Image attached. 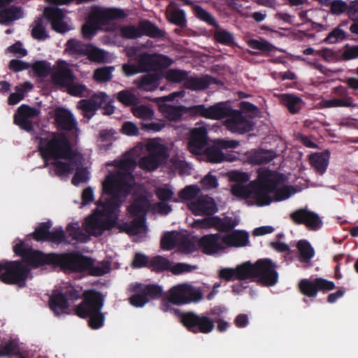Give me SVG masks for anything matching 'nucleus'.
<instances>
[{"label":"nucleus","instance_id":"1","mask_svg":"<svg viewBox=\"0 0 358 358\" xmlns=\"http://www.w3.org/2000/svg\"><path fill=\"white\" fill-rule=\"evenodd\" d=\"M286 180L287 177L283 173L268 169H259L257 179L250 183L255 204L265 206L289 198L295 193L294 188L292 186L280 187Z\"/></svg>","mask_w":358,"mask_h":358},{"label":"nucleus","instance_id":"2","mask_svg":"<svg viewBox=\"0 0 358 358\" xmlns=\"http://www.w3.org/2000/svg\"><path fill=\"white\" fill-rule=\"evenodd\" d=\"M105 201L99 200L93 213L85 220V231L90 235L99 236L103 231L110 230L117 225V215L115 211L123 200L117 196L110 195Z\"/></svg>","mask_w":358,"mask_h":358},{"label":"nucleus","instance_id":"3","mask_svg":"<svg viewBox=\"0 0 358 358\" xmlns=\"http://www.w3.org/2000/svg\"><path fill=\"white\" fill-rule=\"evenodd\" d=\"M36 140L38 142V150L45 162L49 159L78 161V152L73 149L70 141L64 133L52 132L45 137L36 136Z\"/></svg>","mask_w":358,"mask_h":358},{"label":"nucleus","instance_id":"4","mask_svg":"<svg viewBox=\"0 0 358 358\" xmlns=\"http://www.w3.org/2000/svg\"><path fill=\"white\" fill-rule=\"evenodd\" d=\"M136 164L134 159L131 157L120 160L117 164L119 171L114 175L107 176L103 183L104 193L124 200L132 189L134 180L132 171Z\"/></svg>","mask_w":358,"mask_h":358},{"label":"nucleus","instance_id":"5","mask_svg":"<svg viewBox=\"0 0 358 358\" xmlns=\"http://www.w3.org/2000/svg\"><path fill=\"white\" fill-rule=\"evenodd\" d=\"M105 301L104 295L95 289L83 292L82 301L75 308V313L83 319L88 318V325L92 329L103 326L105 315L101 312Z\"/></svg>","mask_w":358,"mask_h":358},{"label":"nucleus","instance_id":"6","mask_svg":"<svg viewBox=\"0 0 358 358\" xmlns=\"http://www.w3.org/2000/svg\"><path fill=\"white\" fill-rule=\"evenodd\" d=\"M126 17L124 10L119 8H97L83 25V36L85 39H91L102 26L108 24L110 21L124 19Z\"/></svg>","mask_w":358,"mask_h":358},{"label":"nucleus","instance_id":"7","mask_svg":"<svg viewBox=\"0 0 358 358\" xmlns=\"http://www.w3.org/2000/svg\"><path fill=\"white\" fill-rule=\"evenodd\" d=\"M247 279H256L262 285L271 287L278 280L276 265L270 259H259L255 264L245 262Z\"/></svg>","mask_w":358,"mask_h":358},{"label":"nucleus","instance_id":"8","mask_svg":"<svg viewBox=\"0 0 358 358\" xmlns=\"http://www.w3.org/2000/svg\"><path fill=\"white\" fill-rule=\"evenodd\" d=\"M29 273L28 266L20 260L0 261V280L4 284L24 287Z\"/></svg>","mask_w":358,"mask_h":358},{"label":"nucleus","instance_id":"9","mask_svg":"<svg viewBox=\"0 0 358 358\" xmlns=\"http://www.w3.org/2000/svg\"><path fill=\"white\" fill-rule=\"evenodd\" d=\"M90 257L76 250L55 252L53 267H58L66 273H83L90 265Z\"/></svg>","mask_w":358,"mask_h":358},{"label":"nucleus","instance_id":"10","mask_svg":"<svg viewBox=\"0 0 358 358\" xmlns=\"http://www.w3.org/2000/svg\"><path fill=\"white\" fill-rule=\"evenodd\" d=\"M175 316L180 319V323L190 332L207 334L215 328V321L208 315L198 314L194 311L182 312L175 310Z\"/></svg>","mask_w":358,"mask_h":358},{"label":"nucleus","instance_id":"11","mask_svg":"<svg viewBox=\"0 0 358 358\" xmlns=\"http://www.w3.org/2000/svg\"><path fill=\"white\" fill-rule=\"evenodd\" d=\"M169 301L176 306L198 303L203 299L201 291L188 283L176 285L168 292Z\"/></svg>","mask_w":358,"mask_h":358},{"label":"nucleus","instance_id":"12","mask_svg":"<svg viewBox=\"0 0 358 358\" xmlns=\"http://www.w3.org/2000/svg\"><path fill=\"white\" fill-rule=\"evenodd\" d=\"M148 155L141 158L139 167L143 170L152 171L157 169L169 157L167 148L156 141H150L146 145Z\"/></svg>","mask_w":358,"mask_h":358},{"label":"nucleus","instance_id":"13","mask_svg":"<svg viewBox=\"0 0 358 358\" xmlns=\"http://www.w3.org/2000/svg\"><path fill=\"white\" fill-rule=\"evenodd\" d=\"M225 117L224 124L233 133L245 134L253 129L254 123L251 117L240 110L233 109L229 106L226 111Z\"/></svg>","mask_w":358,"mask_h":358},{"label":"nucleus","instance_id":"14","mask_svg":"<svg viewBox=\"0 0 358 358\" xmlns=\"http://www.w3.org/2000/svg\"><path fill=\"white\" fill-rule=\"evenodd\" d=\"M173 60L166 55L143 52L137 57V64L141 73L166 69Z\"/></svg>","mask_w":358,"mask_h":358},{"label":"nucleus","instance_id":"15","mask_svg":"<svg viewBox=\"0 0 358 358\" xmlns=\"http://www.w3.org/2000/svg\"><path fill=\"white\" fill-rule=\"evenodd\" d=\"M300 292L306 296L315 297L318 292H327L335 288L333 281L322 278H316L313 280L302 279L299 284Z\"/></svg>","mask_w":358,"mask_h":358},{"label":"nucleus","instance_id":"16","mask_svg":"<svg viewBox=\"0 0 358 358\" xmlns=\"http://www.w3.org/2000/svg\"><path fill=\"white\" fill-rule=\"evenodd\" d=\"M43 15L55 32L64 34L71 29L70 24L65 20L66 15L62 9L53 6L46 7Z\"/></svg>","mask_w":358,"mask_h":358},{"label":"nucleus","instance_id":"17","mask_svg":"<svg viewBox=\"0 0 358 358\" xmlns=\"http://www.w3.org/2000/svg\"><path fill=\"white\" fill-rule=\"evenodd\" d=\"M39 114V109L31 107L27 104H22L17 108L16 113L14 114V124L27 132L33 131L34 125L30 119L38 117Z\"/></svg>","mask_w":358,"mask_h":358},{"label":"nucleus","instance_id":"18","mask_svg":"<svg viewBox=\"0 0 358 358\" xmlns=\"http://www.w3.org/2000/svg\"><path fill=\"white\" fill-rule=\"evenodd\" d=\"M187 208L196 216L213 215L217 211L214 199L207 195L198 196L189 201Z\"/></svg>","mask_w":358,"mask_h":358},{"label":"nucleus","instance_id":"19","mask_svg":"<svg viewBox=\"0 0 358 358\" xmlns=\"http://www.w3.org/2000/svg\"><path fill=\"white\" fill-rule=\"evenodd\" d=\"M290 218L296 224H304L310 230H318L322 222L319 215L307 208H299L290 214Z\"/></svg>","mask_w":358,"mask_h":358},{"label":"nucleus","instance_id":"20","mask_svg":"<svg viewBox=\"0 0 358 358\" xmlns=\"http://www.w3.org/2000/svg\"><path fill=\"white\" fill-rule=\"evenodd\" d=\"M208 144V131L204 126L194 127L191 129L187 143L188 150L193 155L202 153Z\"/></svg>","mask_w":358,"mask_h":358},{"label":"nucleus","instance_id":"21","mask_svg":"<svg viewBox=\"0 0 358 358\" xmlns=\"http://www.w3.org/2000/svg\"><path fill=\"white\" fill-rule=\"evenodd\" d=\"M227 108L228 105L226 103L220 102L208 108H206L204 105L194 106L190 110L192 113L196 115L208 119L220 120L225 118Z\"/></svg>","mask_w":358,"mask_h":358},{"label":"nucleus","instance_id":"22","mask_svg":"<svg viewBox=\"0 0 358 358\" xmlns=\"http://www.w3.org/2000/svg\"><path fill=\"white\" fill-rule=\"evenodd\" d=\"M107 96L105 93L94 94L89 99H81L78 103V108L83 111L84 117L92 118L96 110L106 101Z\"/></svg>","mask_w":358,"mask_h":358},{"label":"nucleus","instance_id":"23","mask_svg":"<svg viewBox=\"0 0 358 358\" xmlns=\"http://www.w3.org/2000/svg\"><path fill=\"white\" fill-rule=\"evenodd\" d=\"M220 234H210L201 236L198 241L199 249L206 255H213L225 249Z\"/></svg>","mask_w":358,"mask_h":358},{"label":"nucleus","instance_id":"24","mask_svg":"<svg viewBox=\"0 0 358 358\" xmlns=\"http://www.w3.org/2000/svg\"><path fill=\"white\" fill-rule=\"evenodd\" d=\"M55 252L45 254L41 250H31V252L26 257L23 263H27V265L34 268H38L42 266L48 265L53 267L54 264Z\"/></svg>","mask_w":358,"mask_h":358},{"label":"nucleus","instance_id":"25","mask_svg":"<svg viewBox=\"0 0 358 358\" xmlns=\"http://www.w3.org/2000/svg\"><path fill=\"white\" fill-rule=\"evenodd\" d=\"M55 120L59 130L71 131L77 127L76 120L71 112L64 108L55 110Z\"/></svg>","mask_w":358,"mask_h":358},{"label":"nucleus","instance_id":"26","mask_svg":"<svg viewBox=\"0 0 358 358\" xmlns=\"http://www.w3.org/2000/svg\"><path fill=\"white\" fill-rule=\"evenodd\" d=\"M52 82L59 86L67 87L74 83L75 76L72 70L65 62L59 63L57 68L52 75Z\"/></svg>","mask_w":358,"mask_h":358},{"label":"nucleus","instance_id":"27","mask_svg":"<svg viewBox=\"0 0 358 358\" xmlns=\"http://www.w3.org/2000/svg\"><path fill=\"white\" fill-rule=\"evenodd\" d=\"M222 242L227 247L242 248L250 243L249 234L244 230H232L222 236Z\"/></svg>","mask_w":358,"mask_h":358},{"label":"nucleus","instance_id":"28","mask_svg":"<svg viewBox=\"0 0 358 358\" xmlns=\"http://www.w3.org/2000/svg\"><path fill=\"white\" fill-rule=\"evenodd\" d=\"M129 291L143 292L148 301L159 299L164 294L163 287L157 284L132 283L129 285Z\"/></svg>","mask_w":358,"mask_h":358},{"label":"nucleus","instance_id":"29","mask_svg":"<svg viewBox=\"0 0 358 358\" xmlns=\"http://www.w3.org/2000/svg\"><path fill=\"white\" fill-rule=\"evenodd\" d=\"M212 83H217V80L208 75H205L202 77L188 76L183 85L187 90L199 91L207 89Z\"/></svg>","mask_w":358,"mask_h":358},{"label":"nucleus","instance_id":"30","mask_svg":"<svg viewBox=\"0 0 358 358\" xmlns=\"http://www.w3.org/2000/svg\"><path fill=\"white\" fill-rule=\"evenodd\" d=\"M280 103L285 106L291 114L300 112L305 105L303 99L294 94L285 93L279 96Z\"/></svg>","mask_w":358,"mask_h":358},{"label":"nucleus","instance_id":"31","mask_svg":"<svg viewBox=\"0 0 358 358\" xmlns=\"http://www.w3.org/2000/svg\"><path fill=\"white\" fill-rule=\"evenodd\" d=\"M161 76L157 73H148L142 76L134 81V84L139 90L145 91H154L160 84Z\"/></svg>","mask_w":358,"mask_h":358},{"label":"nucleus","instance_id":"32","mask_svg":"<svg viewBox=\"0 0 358 358\" xmlns=\"http://www.w3.org/2000/svg\"><path fill=\"white\" fill-rule=\"evenodd\" d=\"M219 278L226 281L247 280L246 264L243 263L235 268H224L219 271Z\"/></svg>","mask_w":358,"mask_h":358},{"label":"nucleus","instance_id":"33","mask_svg":"<svg viewBox=\"0 0 358 358\" xmlns=\"http://www.w3.org/2000/svg\"><path fill=\"white\" fill-rule=\"evenodd\" d=\"M134 220L130 222H125L118 225L120 231H124L128 234L136 235L140 233L141 229L146 228V216L132 215Z\"/></svg>","mask_w":358,"mask_h":358},{"label":"nucleus","instance_id":"34","mask_svg":"<svg viewBox=\"0 0 358 358\" xmlns=\"http://www.w3.org/2000/svg\"><path fill=\"white\" fill-rule=\"evenodd\" d=\"M83 157L78 152V160L68 159L69 162H65L57 160L52 163L55 167V173L57 176H62L72 173L76 166H79L82 164Z\"/></svg>","mask_w":358,"mask_h":358},{"label":"nucleus","instance_id":"35","mask_svg":"<svg viewBox=\"0 0 358 358\" xmlns=\"http://www.w3.org/2000/svg\"><path fill=\"white\" fill-rule=\"evenodd\" d=\"M50 310L57 316L62 315L69 307V303L61 292L52 294L49 299Z\"/></svg>","mask_w":358,"mask_h":358},{"label":"nucleus","instance_id":"36","mask_svg":"<svg viewBox=\"0 0 358 358\" xmlns=\"http://www.w3.org/2000/svg\"><path fill=\"white\" fill-rule=\"evenodd\" d=\"M275 157L272 150H259L249 153L248 159L252 164H264L269 163Z\"/></svg>","mask_w":358,"mask_h":358},{"label":"nucleus","instance_id":"37","mask_svg":"<svg viewBox=\"0 0 358 358\" xmlns=\"http://www.w3.org/2000/svg\"><path fill=\"white\" fill-rule=\"evenodd\" d=\"M139 24L142 36L145 35L152 38H162L165 36V31L148 20L141 21Z\"/></svg>","mask_w":358,"mask_h":358},{"label":"nucleus","instance_id":"38","mask_svg":"<svg viewBox=\"0 0 358 358\" xmlns=\"http://www.w3.org/2000/svg\"><path fill=\"white\" fill-rule=\"evenodd\" d=\"M204 155L206 161L211 164H219L231 160L228 158V155H225L215 143L205 149Z\"/></svg>","mask_w":358,"mask_h":358},{"label":"nucleus","instance_id":"39","mask_svg":"<svg viewBox=\"0 0 358 358\" xmlns=\"http://www.w3.org/2000/svg\"><path fill=\"white\" fill-rule=\"evenodd\" d=\"M150 206L148 199L145 196L136 198L129 206L128 210L131 215L146 216Z\"/></svg>","mask_w":358,"mask_h":358},{"label":"nucleus","instance_id":"40","mask_svg":"<svg viewBox=\"0 0 358 358\" xmlns=\"http://www.w3.org/2000/svg\"><path fill=\"white\" fill-rule=\"evenodd\" d=\"M299 252V261L303 263L309 262L315 256V250L306 240H300L296 243Z\"/></svg>","mask_w":358,"mask_h":358},{"label":"nucleus","instance_id":"41","mask_svg":"<svg viewBox=\"0 0 358 358\" xmlns=\"http://www.w3.org/2000/svg\"><path fill=\"white\" fill-rule=\"evenodd\" d=\"M238 224V220L226 216L221 218L215 216V229L222 233H230Z\"/></svg>","mask_w":358,"mask_h":358},{"label":"nucleus","instance_id":"42","mask_svg":"<svg viewBox=\"0 0 358 358\" xmlns=\"http://www.w3.org/2000/svg\"><path fill=\"white\" fill-rule=\"evenodd\" d=\"M22 17V11L21 8L12 6L0 10V24H8Z\"/></svg>","mask_w":358,"mask_h":358},{"label":"nucleus","instance_id":"43","mask_svg":"<svg viewBox=\"0 0 358 358\" xmlns=\"http://www.w3.org/2000/svg\"><path fill=\"white\" fill-rule=\"evenodd\" d=\"M90 265L85 268V272H87L92 276H102L110 271V266L108 262H99L94 265V259L90 257Z\"/></svg>","mask_w":358,"mask_h":358},{"label":"nucleus","instance_id":"44","mask_svg":"<svg viewBox=\"0 0 358 358\" xmlns=\"http://www.w3.org/2000/svg\"><path fill=\"white\" fill-rule=\"evenodd\" d=\"M309 161L313 167L320 174H323L327 168L329 159L323 153H314L309 157Z\"/></svg>","mask_w":358,"mask_h":358},{"label":"nucleus","instance_id":"45","mask_svg":"<svg viewBox=\"0 0 358 358\" xmlns=\"http://www.w3.org/2000/svg\"><path fill=\"white\" fill-rule=\"evenodd\" d=\"M31 35L34 39L38 41H44L49 38V34L44 25L43 19L38 18L34 20L31 25Z\"/></svg>","mask_w":358,"mask_h":358},{"label":"nucleus","instance_id":"46","mask_svg":"<svg viewBox=\"0 0 358 358\" xmlns=\"http://www.w3.org/2000/svg\"><path fill=\"white\" fill-rule=\"evenodd\" d=\"M216 29L213 37L217 43L227 46H231L235 43L233 34L226 29L220 28V26Z\"/></svg>","mask_w":358,"mask_h":358},{"label":"nucleus","instance_id":"47","mask_svg":"<svg viewBox=\"0 0 358 358\" xmlns=\"http://www.w3.org/2000/svg\"><path fill=\"white\" fill-rule=\"evenodd\" d=\"M193 13L198 19L205 22L208 25L213 26L215 28L219 27V24L215 17L201 6L199 5H193Z\"/></svg>","mask_w":358,"mask_h":358},{"label":"nucleus","instance_id":"48","mask_svg":"<svg viewBox=\"0 0 358 358\" xmlns=\"http://www.w3.org/2000/svg\"><path fill=\"white\" fill-rule=\"evenodd\" d=\"M88 44H85L74 38L69 39L66 44V51L71 55H83L87 48Z\"/></svg>","mask_w":358,"mask_h":358},{"label":"nucleus","instance_id":"49","mask_svg":"<svg viewBox=\"0 0 358 358\" xmlns=\"http://www.w3.org/2000/svg\"><path fill=\"white\" fill-rule=\"evenodd\" d=\"M51 227L52 223L50 221L41 222L30 236L36 241H47Z\"/></svg>","mask_w":358,"mask_h":358},{"label":"nucleus","instance_id":"50","mask_svg":"<svg viewBox=\"0 0 358 358\" xmlns=\"http://www.w3.org/2000/svg\"><path fill=\"white\" fill-rule=\"evenodd\" d=\"M69 236L72 240L80 242L87 243L90 241V234L84 232L79 227H76L73 224H69L66 228Z\"/></svg>","mask_w":358,"mask_h":358},{"label":"nucleus","instance_id":"51","mask_svg":"<svg viewBox=\"0 0 358 358\" xmlns=\"http://www.w3.org/2000/svg\"><path fill=\"white\" fill-rule=\"evenodd\" d=\"M117 99L125 106H134L139 102L138 98L131 91L123 90L117 94Z\"/></svg>","mask_w":358,"mask_h":358},{"label":"nucleus","instance_id":"52","mask_svg":"<svg viewBox=\"0 0 358 358\" xmlns=\"http://www.w3.org/2000/svg\"><path fill=\"white\" fill-rule=\"evenodd\" d=\"M31 245L20 238H16L14 241L13 246V252L16 256L22 258V262L26 259L29 252H31Z\"/></svg>","mask_w":358,"mask_h":358},{"label":"nucleus","instance_id":"53","mask_svg":"<svg viewBox=\"0 0 358 358\" xmlns=\"http://www.w3.org/2000/svg\"><path fill=\"white\" fill-rule=\"evenodd\" d=\"M189 73L187 71L171 69L167 71L166 73V79L171 83H180L181 82H186Z\"/></svg>","mask_w":358,"mask_h":358},{"label":"nucleus","instance_id":"54","mask_svg":"<svg viewBox=\"0 0 358 358\" xmlns=\"http://www.w3.org/2000/svg\"><path fill=\"white\" fill-rule=\"evenodd\" d=\"M114 66H103L96 69L94 72L93 78L98 83H106L111 80Z\"/></svg>","mask_w":358,"mask_h":358},{"label":"nucleus","instance_id":"55","mask_svg":"<svg viewBox=\"0 0 358 358\" xmlns=\"http://www.w3.org/2000/svg\"><path fill=\"white\" fill-rule=\"evenodd\" d=\"M167 17L171 23L181 28L187 26L185 13L183 10L175 9L168 15Z\"/></svg>","mask_w":358,"mask_h":358},{"label":"nucleus","instance_id":"56","mask_svg":"<svg viewBox=\"0 0 358 358\" xmlns=\"http://www.w3.org/2000/svg\"><path fill=\"white\" fill-rule=\"evenodd\" d=\"M348 22H343L339 26L334 28L325 38L324 42L330 44L335 43L339 41H343L346 38V33L341 29V27L346 25Z\"/></svg>","mask_w":358,"mask_h":358},{"label":"nucleus","instance_id":"57","mask_svg":"<svg viewBox=\"0 0 358 358\" xmlns=\"http://www.w3.org/2000/svg\"><path fill=\"white\" fill-rule=\"evenodd\" d=\"M31 68L34 73L40 78L47 77L51 72V66L47 61H36L31 64Z\"/></svg>","mask_w":358,"mask_h":358},{"label":"nucleus","instance_id":"58","mask_svg":"<svg viewBox=\"0 0 358 358\" xmlns=\"http://www.w3.org/2000/svg\"><path fill=\"white\" fill-rule=\"evenodd\" d=\"M120 36L125 39H136L142 36L140 31V24L136 27L134 25H125L120 29Z\"/></svg>","mask_w":358,"mask_h":358},{"label":"nucleus","instance_id":"59","mask_svg":"<svg viewBox=\"0 0 358 358\" xmlns=\"http://www.w3.org/2000/svg\"><path fill=\"white\" fill-rule=\"evenodd\" d=\"M61 294L64 296L66 301L69 303V301L73 302L83 298L82 288L76 287L72 285L67 286L64 288Z\"/></svg>","mask_w":358,"mask_h":358},{"label":"nucleus","instance_id":"60","mask_svg":"<svg viewBox=\"0 0 358 358\" xmlns=\"http://www.w3.org/2000/svg\"><path fill=\"white\" fill-rule=\"evenodd\" d=\"M133 115L143 120H150L154 116V110L145 105L134 106L132 107Z\"/></svg>","mask_w":358,"mask_h":358},{"label":"nucleus","instance_id":"61","mask_svg":"<svg viewBox=\"0 0 358 358\" xmlns=\"http://www.w3.org/2000/svg\"><path fill=\"white\" fill-rule=\"evenodd\" d=\"M200 189L196 185H187L178 192V196L181 200L193 201L197 198Z\"/></svg>","mask_w":358,"mask_h":358},{"label":"nucleus","instance_id":"62","mask_svg":"<svg viewBox=\"0 0 358 358\" xmlns=\"http://www.w3.org/2000/svg\"><path fill=\"white\" fill-rule=\"evenodd\" d=\"M182 106H166L163 109L164 117L171 121L180 120L182 116Z\"/></svg>","mask_w":358,"mask_h":358},{"label":"nucleus","instance_id":"63","mask_svg":"<svg viewBox=\"0 0 358 358\" xmlns=\"http://www.w3.org/2000/svg\"><path fill=\"white\" fill-rule=\"evenodd\" d=\"M84 56H87L90 60L92 62H100L104 60L105 53L103 50L96 48V46L92 44H88Z\"/></svg>","mask_w":358,"mask_h":358},{"label":"nucleus","instance_id":"64","mask_svg":"<svg viewBox=\"0 0 358 358\" xmlns=\"http://www.w3.org/2000/svg\"><path fill=\"white\" fill-rule=\"evenodd\" d=\"M358 58V45L345 44L338 56L340 60L349 61Z\"/></svg>","mask_w":358,"mask_h":358}]
</instances>
